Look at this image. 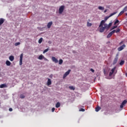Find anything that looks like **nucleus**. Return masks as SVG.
<instances>
[{
	"label": "nucleus",
	"mask_w": 127,
	"mask_h": 127,
	"mask_svg": "<svg viewBox=\"0 0 127 127\" xmlns=\"http://www.w3.org/2000/svg\"><path fill=\"white\" fill-rule=\"evenodd\" d=\"M99 9H100V10H104V9H105V8L104 7H102L101 6H99L98 7Z\"/></svg>",
	"instance_id": "b1692460"
},
{
	"label": "nucleus",
	"mask_w": 127,
	"mask_h": 127,
	"mask_svg": "<svg viewBox=\"0 0 127 127\" xmlns=\"http://www.w3.org/2000/svg\"><path fill=\"white\" fill-rule=\"evenodd\" d=\"M124 43V42H121L120 43V45H122V44H123Z\"/></svg>",
	"instance_id": "4c0bfd02"
},
{
	"label": "nucleus",
	"mask_w": 127,
	"mask_h": 127,
	"mask_svg": "<svg viewBox=\"0 0 127 127\" xmlns=\"http://www.w3.org/2000/svg\"><path fill=\"white\" fill-rule=\"evenodd\" d=\"M87 26H92V23H89V22H87Z\"/></svg>",
	"instance_id": "2f4dec72"
},
{
	"label": "nucleus",
	"mask_w": 127,
	"mask_h": 127,
	"mask_svg": "<svg viewBox=\"0 0 127 127\" xmlns=\"http://www.w3.org/2000/svg\"><path fill=\"white\" fill-rule=\"evenodd\" d=\"M9 59L10 61L12 62L14 60V57L13 56H10L9 57Z\"/></svg>",
	"instance_id": "2eb2a0df"
},
{
	"label": "nucleus",
	"mask_w": 127,
	"mask_h": 127,
	"mask_svg": "<svg viewBox=\"0 0 127 127\" xmlns=\"http://www.w3.org/2000/svg\"><path fill=\"white\" fill-rule=\"evenodd\" d=\"M52 84V81H51V79L50 78L48 79V81H47V86H50Z\"/></svg>",
	"instance_id": "f8f14e48"
},
{
	"label": "nucleus",
	"mask_w": 127,
	"mask_h": 127,
	"mask_svg": "<svg viewBox=\"0 0 127 127\" xmlns=\"http://www.w3.org/2000/svg\"><path fill=\"white\" fill-rule=\"evenodd\" d=\"M90 71H91L92 73H94V72H95V70H94L93 68L90 69Z\"/></svg>",
	"instance_id": "f704fd0d"
},
{
	"label": "nucleus",
	"mask_w": 127,
	"mask_h": 127,
	"mask_svg": "<svg viewBox=\"0 0 127 127\" xmlns=\"http://www.w3.org/2000/svg\"><path fill=\"white\" fill-rule=\"evenodd\" d=\"M70 72H71V69H68L67 71L65 72V73L64 74L63 79H65L67 75L70 74Z\"/></svg>",
	"instance_id": "423d86ee"
},
{
	"label": "nucleus",
	"mask_w": 127,
	"mask_h": 127,
	"mask_svg": "<svg viewBox=\"0 0 127 127\" xmlns=\"http://www.w3.org/2000/svg\"><path fill=\"white\" fill-rule=\"evenodd\" d=\"M125 47H126V45L124 44L123 45L118 48V51H122V50H123Z\"/></svg>",
	"instance_id": "1a4fd4ad"
},
{
	"label": "nucleus",
	"mask_w": 127,
	"mask_h": 127,
	"mask_svg": "<svg viewBox=\"0 0 127 127\" xmlns=\"http://www.w3.org/2000/svg\"><path fill=\"white\" fill-rule=\"evenodd\" d=\"M9 112H12V108H9Z\"/></svg>",
	"instance_id": "e433bc0d"
},
{
	"label": "nucleus",
	"mask_w": 127,
	"mask_h": 127,
	"mask_svg": "<svg viewBox=\"0 0 127 127\" xmlns=\"http://www.w3.org/2000/svg\"><path fill=\"white\" fill-rule=\"evenodd\" d=\"M60 106H61L60 102H58L56 104V108H60Z\"/></svg>",
	"instance_id": "6ab92c4d"
},
{
	"label": "nucleus",
	"mask_w": 127,
	"mask_h": 127,
	"mask_svg": "<svg viewBox=\"0 0 127 127\" xmlns=\"http://www.w3.org/2000/svg\"><path fill=\"white\" fill-rule=\"evenodd\" d=\"M69 89H70V90H73V91H74L75 90V87H74L73 86H69Z\"/></svg>",
	"instance_id": "a878e982"
},
{
	"label": "nucleus",
	"mask_w": 127,
	"mask_h": 127,
	"mask_svg": "<svg viewBox=\"0 0 127 127\" xmlns=\"http://www.w3.org/2000/svg\"><path fill=\"white\" fill-rule=\"evenodd\" d=\"M126 76L127 77V73H126Z\"/></svg>",
	"instance_id": "ea45409f"
},
{
	"label": "nucleus",
	"mask_w": 127,
	"mask_h": 127,
	"mask_svg": "<svg viewBox=\"0 0 127 127\" xmlns=\"http://www.w3.org/2000/svg\"><path fill=\"white\" fill-rule=\"evenodd\" d=\"M100 110H101V107H97L95 108V111H96V112H99V111H100Z\"/></svg>",
	"instance_id": "5701e85b"
},
{
	"label": "nucleus",
	"mask_w": 127,
	"mask_h": 127,
	"mask_svg": "<svg viewBox=\"0 0 127 127\" xmlns=\"http://www.w3.org/2000/svg\"><path fill=\"white\" fill-rule=\"evenodd\" d=\"M44 58V56H43V55H41L39 57H38V59L39 60H42Z\"/></svg>",
	"instance_id": "a211bd4d"
},
{
	"label": "nucleus",
	"mask_w": 127,
	"mask_h": 127,
	"mask_svg": "<svg viewBox=\"0 0 127 127\" xmlns=\"http://www.w3.org/2000/svg\"><path fill=\"white\" fill-rule=\"evenodd\" d=\"M113 23H110L108 25L106 23H105V20H102L100 22V24L99 26L98 29H99L100 32H104L105 29H109Z\"/></svg>",
	"instance_id": "f257e3e1"
},
{
	"label": "nucleus",
	"mask_w": 127,
	"mask_h": 127,
	"mask_svg": "<svg viewBox=\"0 0 127 127\" xmlns=\"http://www.w3.org/2000/svg\"><path fill=\"white\" fill-rule=\"evenodd\" d=\"M50 78L52 77V75L50 76Z\"/></svg>",
	"instance_id": "a19ab883"
},
{
	"label": "nucleus",
	"mask_w": 127,
	"mask_h": 127,
	"mask_svg": "<svg viewBox=\"0 0 127 127\" xmlns=\"http://www.w3.org/2000/svg\"><path fill=\"white\" fill-rule=\"evenodd\" d=\"M5 64L7 66H10L11 64V63L9 61H6Z\"/></svg>",
	"instance_id": "f3484780"
},
{
	"label": "nucleus",
	"mask_w": 127,
	"mask_h": 127,
	"mask_svg": "<svg viewBox=\"0 0 127 127\" xmlns=\"http://www.w3.org/2000/svg\"><path fill=\"white\" fill-rule=\"evenodd\" d=\"M119 22H120V21H119V20L117 19L116 20V21L114 22V25H116V24H117V23H119Z\"/></svg>",
	"instance_id": "cd10ccee"
},
{
	"label": "nucleus",
	"mask_w": 127,
	"mask_h": 127,
	"mask_svg": "<svg viewBox=\"0 0 127 127\" xmlns=\"http://www.w3.org/2000/svg\"><path fill=\"white\" fill-rule=\"evenodd\" d=\"M116 56H117V57H118V56H119V55H118V54H117V55H116Z\"/></svg>",
	"instance_id": "79ce46f5"
},
{
	"label": "nucleus",
	"mask_w": 127,
	"mask_h": 127,
	"mask_svg": "<svg viewBox=\"0 0 127 127\" xmlns=\"http://www.w3.org/2000/svg\"><path fill=\"white\" fill-rule=\"evenodd\" d=\"M116 66L114 67L113 68L111 69V71L109 73V76L111 77L114 74V72H115V70H116Z\"/></svg>",
	"instance_id": "0eeeda50"
},
{
	"label": "nucleus",
	"mask_w": 127,
	"mask_h": 127,
	"mask_svg": "<svg viewBox=\"0 0 127 127\" xmlns=\"http://www.w3.org/2000/svg\"><path fill=\"white\" fill-rule=\"evenodd\" d=\"M126 15H127V13H126Z\"/></svg>",
	"instance_id": "c03bdc74"
},
{
	"label": "nucleus",
	"mask_w": 127,
	"mask_h": 127,
	"mask_svg": "<svg viewBox=\"0 0 127 127\" xmlns=\"http://www.w3.org/2000/svg\"><path fill=\"white\" fill-rule=\"evenodd\" d=\"M64 8H65L64 5H62L60 7L59 10L60 14H62V13L63 12V11H64Z\"/></svg>",
	"instance_id": "7ed1b4c3"
},
{
	"label": "nucleus",
	"mask_w": 127,
	"mask_h": 127,
	"mask_svg": "<svg viewBox=\"0 0 127 127\" xmlns=\"http://www.w3.org/2000/svg\"><path fill=\"white\" fill-rule=\"evenodd\" d=\"M43 40V38H40L38 41V43H39V44H41Z\"/></svg>",
	"instance_id": "412c9836"
},
{
	"label": "nucleus",
	"mask_w": 127,
	"mask_h": 127,
	"mask_svg": "<svg viewBox=\"0 0 127 127\" xmlns=\"http://www.w3.org/2000/svg\"><path fill=\"white\" fill-rule=\"evenodd\" d=\"M18 45H20V42H17L15 43V46H18Z\"/></svg>",
	"instance_id": "c756f323"
},
{
	"label": "nucleus",
	"mask_w": 127,
	"mask_h": 127,
	"mask_svg": "<svg viewBox=\"0 0 127 127\" xmlns=\"http://www.w3.org/2000/svg\"><path fill=\"white\" fill-rule=\"evenodd\" d=\"M118 57H116L115 58V59L113 61V65L117 64V63L118 62Z\"/></svg>",
	"instance_id": "ddd939ff"
},
{
	"label": "nucleus",
	"mask_w": 127,
	"mask_h": 127,
	"mask_svg": "<svg viewBox=\"0 0 127 127\" xmlns=\"http://www.w3.org/2000/svg\"><path fill=\"white\" fill-rule=\"evenodd\" d=\"M116 13H117V12H114L113 13H112L109 16L106 17L104 20H105V23L106 21H107V20H108V19H109L110 17H111V16H113V15H115V14H116Z\"/></svg>",
	"instance_id": "20e7f679"
},
{
	"label": "nucleus",
	"mask_w": 127,
	"mask_h": 127,
	"mask_svg": "<svg viewBox=\"0 0 127 127\" xmlns=\"http://www.w3.org/2000/svg\"><path fill=\"white\" fill-rule=\"evenodd\" d=\"M23 58V54H21L20 56L19 65H22V60Z\"/></svg>",
	"instance_id": "39448f33"
},
{
	"label": "nucleus",
	"mask_w": 127,
	"mask_h": 127,
	"mask_svg": "<svg viewBox=\"0 0 127 127\" xmlns=\"http://www.w3.org/2000/svg\"><path fill=\"white\" fill-rule=\"evenodd\" d=\"M127 103V101L126 100L123 101L120 106V108H121V109H123V108H124V106H125V105H126Z\"/></svg>",
	"instance_id": "6e6552de"
},
{
	"label": "nucleus",
	"mask_w": 127,
	"mask_h": 127,
	"mask_svg": "<svg viewBox=\"0 0 127 127\" xmlns=\"http://www.w3.org/2000/svg\"><path fill=\"white\" fill-rule=\"evenodd\" d=\"M54 111H55V108H53L52 109V112L53 113V112H54Z\"/></svg>",
	"instance_id": "c9c22d12"
},
{
	"label": "nucleus",
	"mask_w": 127,
	"mask_h": 127,
	"mask_svg": "<svg viewBox=\"0 0 127 127\" xmlns=\"http://www.w3.org/2000/svg\"><path fill=\"white\" fill-rule=\"evenodd\" d=\"M107 12V10H105V11H104V12Z\"/></svg>",
	"instance_id": "58836bf2"
},
{
	"label": "nucleus",
	"mask_w": 127,
	"mask_h": 127,
	"mask_svg": "<svg viewBox=\"0 0 127 127\" xmlns=\"http://www.w3.org/2000/svg\"><path fill=\"white\" fill-rule=\"evenodd\" d=\"M123 10L124 11V12H126V11H127V5L125 7V8L123 9Z\"/></svg>",
	"instance_id": "c85d7f7f"
},
{
	"label": "nucleus",
	"mask_w": 127,
	"mask_h": 127,
	"mask_svg": "<svg viewBox=\"0 0 127 127\" xmlns=\"http://www.w3.org/2000/svg\"><path fill=\"white\" fill-rule=\"evenodd\" d=\"M117 72H118V71H116V72H115V74H116V73H117Z\"/></svg>",
	"instance_id": "37998d69"
},
{
	"label": "nucleus",
	"mask_w": 127,
	"mask_h": 127,
	"mask_svg": "<svg viewBox=\"0 0 127 127\" xmlns=\"http://www.w3.org/2000/svg\"><path fill=\"white\" fill-rule=\"evenodd\" d=\"M80 112H85V109L81 108V109L79 110Z\"/></svg>",
	"instance_id": "72a5a7b5"
},
{
	"label": "nucleus",
	"mask_w": 127,
	"mask_h": 127,
	"mask_svg": "<svg viewBox=\"0 0 127 127\" xmlns=\"http://www.w3.org/2000/svg\"><path fill=\"white\" fill-rule=\"evenodd\" d=\"M20 97L21 99H24L25 98V96H24L23 94H21L20 95Z\"/></svg>",
	"instance_id": "393cba45"
},
{
	"label": "nucleus",
	"mask_w": 127,
	"mask_h": 127,
	"mask_svg": "<svg viewBox=\"0 0 127 127\" xmlns=\"http://www.w3.org/2000/svg\"><path fill=\"white\" fill-rule=\"evenodd\" d=\"M63 64V60L62 59H60L59 61V64L60 65H62V64Z\"/></svg>",
	"instance_id": "aec40b11"
},
{
	"label": "nucleus",
	"mask_w": 127,
	"mask_h": 127,
	"mask_svg": "<svg viewBox=\"0 0 127 127\" xmlns=\"http://www.w3.org/2000/svg\"><path fill=\"white\" fill-rule=\"evenodd\" d=\"M52 21H51L50 22H49L47 24V27L48 28H50V27H51V25H52Z\"/></svg>",
	"instance_id": "dca6fc26"
},
{
	"label": "nucleus",
	"mask_w": 127,
	"mask_h": 127,
	"mask_svg": "<svg viewBox=\"0 0 127 127\" xmlns=\"http://www.w3.org/2000/svg\"><path fill=\"white\" fill-rule=\"evenodd\" d=\"M124 64H125V61L122 60L120 63V65H121V66H123V65H124Z\"/></svg>",
	"instance_id": "4be33fe9"
},
{
	"label": "nucleus",
	"mask_w": 127,
	"mask_h": 127,
	"mask_svg": "<svg viewBox=\"0 0 127 127\" xmlns=\"http://www.w3.org/2000/svg\"><path fill=\"white\" fill-rule=\"evenodd\" d=\"M123 13H125V11L124 10L120 12L119 15H122Z\"/></svg>",
	"instance_id": "bb28decb"
},
{
	"label": "nucleus",
	"mask_w": 127,
	"mask_h": 127,
	"mask_svg": "<svg viewBox=\"0 0 127 127\" xmlns=\"http://www.w3.org/2000/svg\"><path fill=\"white\" fill-rule=\"evenodd\" d=\"M52 60L53 62H54L55 63H58V59H56L55 57H52Z\"/></svg>",
	"instance_id": "9d476101"
},
{
	"label": "nucleus",
	"mask_w": 127,
	"mask_h": 127,
	"mask_svg": "<svg viewBox=\"0 0 127 127\" xmlns=\"http://www.w3.org/2000/svg\"><path fill=\"white\" fill-rule=\"evenodd\" d=\"M118 27V26H114L112 27V29L110 30H113V29H115V28H117Z\"/></svg>",
	"instance_id": "7c9ffc66"
},
{
	"label": "nucleus",
	"mask_w": 127,
	"mask_h": 127,
	"mask_svg": "<svg viewBox=\"0 0 127 127\" xmlns=\"http://www.w3.org/2000/svg\"><path fill=\"white\" fill-rule=\"evenodd\" d=\"M0 89H2L3 88H7V85L6 84H2L0 85Z\"/></svg>",
	"instance_id": "9b49d317"
},
{
	"label": "nucleus",
	"mask_w": 127,
	"mask_h": 127,
	"mask_svg": "<svg viewBox=\"0 0 127 127\" xmlns=\"http://www.w3.org/2000/svg\"><path fill=\"white\" fill-rule=\"evenodd\" d=\"M120 31H121V30L120 29H117L116 30H114L113 31H111L108 34L107 38H110V37H111L112 35L114 34V33H115V32L116 33H118V32H120Z\"/></svg>",
	"instance_id": "f03ea898"
},
{
	"label": "nucleus",
	"mask_w": 127,
	"mask_h": 127,
	"mask_svg": "<svg viewBox=\"0 0 127 127\" xmlns=\"http://www.w3.org/2000/svg\"><path fill=\"white\" fill-rule=\"evenodd\" d=\"M4 19L1 18H0V25H1L4 22Z\"/></svg>",
	"instance_id": "4468645a"
},
{
	"label": "nucleus",
	"mask_w": 127,
	"mask_h": 127,
	"mask_svg": "<svg viewBox=\"0 0 127 127\" xmlns=\"http://www.w3.org/2000/svg\"><path fill=\"white\" fill-rule=\"evenodd\" d=\"M49 50L48 49H47L43 51V53H46V52H48Z\"/></svg>",
	"instance_id": "473e14b6"
}]
</instances>
